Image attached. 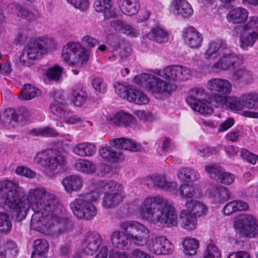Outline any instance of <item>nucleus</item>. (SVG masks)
<instances>
[{"label": "nucleus", "instance_id": "56", "mask_svg": "<svg viewBox=\"0 0 258 258\" xmlns=\"http://www.w3.org/2000/svg\"><path fill=\"white\" fill-rule=\"evenodd\" d=\"M136 115L142 120L153 121L155 119L153 114L149 111L138 110L137 111Z\"/></svg>", "mask_w": 258, "mask_h": 258}, {"label": "nucleus", "instance_id": "28", "mask_svg": "<svg viewBox=\"0 0 258 258\" xmlns=\"http://www.w3.org/2000/svg\"><path fill=\"white\" fill-rule=\"evenodd\" d=\"M94 7L96 12L103 13L104 18H114L116 16L111 0H95Z\"/></svg>", "mask_w": 258, "mask_h": 258}, {"label": "nucleus", "instance_id": "12", "mask_svg": "<svg viewBox=\"0 0 258 258\" xmlns=\"http://www.w3.org/2000/svg\"><path fill=\"white\" fill-rule=\"evenodd\" d=\"M227 107L234 111L258 109V92L250 91L242 93L240 96H231Z\"/></svg>", "mask_w": 258, "mask_h": 258}, {"label": "nucleus", "instance_id": "48", "mask_svg": "<svg viewBox=\"0 0 258 258\" xmlns=\"http://www.w3.org/2000/svg\"><path fill=\"white\" fill-rule=\"evenodd\" d=\"M240 156L243 160L252 165H255L258 160L257 155L245 149H241L240 151Z\"/></svg>", "mask_w": 258, "mask_h": 258}, {"label": "nucleus", "instance_id": "15", "mask_svg": "<svg viewBox=\"0 0 258 258\" xmlns=\"http://www.w3.org/2000/svg\"><path fill=\"white\" fill-rule=\"evenodd\" d=\"M141 182L149 187L162 189L173 195L178 192V183L175 181H169L166 176L158 173L152 174L142 179Z\"/></svg>", "mask_w": 258, "mask_h": 258}, {"label": "nucleus", "instance_id": "39", "mask_svg": "<svg viewBox=\"0 0 258 258\" xmlns=\"http://www.w3.org/2000/svg\"><path fill=\"white\" fill-rule=\"evenodd\" d=\"M46 53L47 49H23L20 56V61L24 64H27L29 60L39 58Z\"/></svg>", "mask_w": 258, "mask_h": 258}, {"label": "nucleus", "instance_id": "57", "mask_svg": "<svg viewBox=\"0 0 258 258\" xmlns=\"http://www.w3.org/2000/svg\"><path fill=\"white\" fill-rule=\"evenodd\" d=\"M105 21H109L110 26L116 31H119L121 30V26L122 22L117 18V15L116 14V16L114 18H104Z\"/></svg>", "mask_w": 258, "mask_h": 258}, {"label": "nucleus", "instance_id": "34", "mask_svg": "<svg viewBox=\"0 0 258 258\" xmlns=\"http://www.w3.org/2000/svg\"><path fill=\"white\" fill-rule=\"evenodd\" d=\"M118 4L122 13L128 16L136 15L140 8L139 0H118Z\"/></svg>", "mask_w": 258, "mask_h": 258}, {"label": "nucleus", "instance_id": "42", "mask_svg": "<svg viewBox=\"0 0 258 258\" xmlns=\"http://www.w3.org/2000/svg\"><path fill=\"white\" fill-rule=\"evenodd\" d=\"M258 38V33L254 31L244 30L240 36L241 46L252 47Z\"/></svg>", "mask_w": 258, "mask_h": 258}, {"label": "nucleus", "instance_id": "10", "mask_svg": "<svg viewBox=\"0 0 258 258\" xmlns=\"http://www.w3.org/2000/svg\"><path fill=\"white\" fill-rule=\"evenodd\" d=\"M207 86L214 95V99L218 105L227 107L229 98L231 97H228L232 92L231 83L226 79L213 78L208 81Z\"/></svg>", "mask_w": 258, "mask_h": 258}, {"label": "nucleus", "instance_id": "25", "mask_svg": "<svg viewBox=\"0 0 258 258\" xmlns=\"http://www.w3.org/2000/svg\"><path fill=\"white\" fill-rule=\"evenodd\" d=\"M50 113L56 119L62 120L66 119L70 112L68 110V105L62 99L55 100L50 105Z\"/></svg>", "mask_w": 258, "mask_h": 258}, {"label": "nucleus", "instance_id": "19", "mask_svg": "<svg viewBox=\"0 0 258 258\" xmlns=\"http://www.w3.org/2000/svg\"><path fill=\"white\" fill-rule=\"evenodd\" d=\"M205 170L209 177L225 185H230L235 180V175L231 173L224 171L218 164L209 163L205 165Z\"/></svg>", "mask_w": 258, "mask_h": 258}, {"label": "nucleus", "instance_id": "30", "mask_svg": "<svg viewBox=\"0 0 258 258\" xmlns=\"http://www.w3.org/2000/svg\"><path fill=\"white\" fill-rule=\"evenodd\" d=\"M147 37L154 42L159 44L166 43L169 38L167 31L159 27L152 28L147 34Z\"/></svg>", "mask_w": 258, "mask_h": 258}, {"label": "nucleus", "instance_id": "62", "mask_svg": "<svg viewBox=\"0 0 258 258\" xmlns=\"http://www.w3.org/2000/svg\"><path fill=\"white\" fill-rule=\"evenodd\" d=\"M132 258H154L153 256L139 249H135L131 252Z\"/></svg>", "mask_w": 258, "mask_h": 258}, {"label": "nucleus", "instance_id": "26", "mask_svg": "<svg viewBox=\"0 0 258 258\" xmlns=\"http://www.w3.org/2000/svg\"><path fill=\"white\" fill-rule=\"evenodd\" d=\"M179 219L180 226L182 228L188 231L196 229L198 226L197 218L185 209L180 211Z\"/></svg>", "mask_w": 258, "mask_h": 258}, {"label": "nucleus", "instance_id": "16", "mask_svg": "<svg viewBox=\"0 0 258 258\" xmlns=\"http://www.w3.org/2000/svg\"><path fill=\"white\" fill-rule=\"evenodd\" d=\"M145 245L149 251L158 255L171 254L174 249L172 242L164 236L155 237L148 241L146 239Z\"/></svg>", "mask_w": 258, "mask_h": 258}, {"label": "nucleus", "instance_id": "1", "mask_svg": "<svg viewBox=\"0 0 258 258\" xmlns=\"http://www.w3.org/2000/svg\"><path fill=\"white\" fill-rule=\"evenodd\" d=\"M25 192L18 181L5 179L0 181V206L13 212L18 220L24 219L29 208L34 212L31 228L46 235L63 233L71 225L66 216V210L52 192L42 186L30 189L26 196L27 204L20 196Z\"/></svg>", "mask_w": 258, "mask_h": 258}, {"label": "nucleus", "instance_id": "11", "mask_svg": "<svg viewBox=\"0 0 258 258\" xmlns=\"http://www.w3.org/2000/svg\"><path fill=\"white\" fill-rule=\"evenodd\" d=\"M14 42L17 46L27 48H47L57 46L56 40L52 37L42 36L31 38L28 40V36L25 32L18 33Z\"/></svg>", "mask_w": 258, "mask_h": 258}, {"label": "nucleus", "instance_id": "27", "mask_svg": "<svg viewBox=\"0 0 258 258\" xmlns=\"http://www.w3.org/2000/svg\"><path fill=\"white\" fill-rule=\"evenodd\" d=\"M172 7L177 15L184 19L190 18L194 13L191 5L186 0H173Z\"/></svg>", "mask_w": 258, "mask_h": 258}, {"label": "nucleus", "instance_id": "31", "mask_svg": "<svg viewBox=\"0 0 258 258\" xmlns=\"http://www.w3.org/2000/svg\"><path fill=\"white\" fill-rule=\"evenodd\" d=\"M176 175L180 181L185 182L196 181L200 178V175L197 170L187 167L179 169Z\"/></svg>", "mask_w": 258, "mask_h": 258}, {"label": "nucleus", "instance_id": "51", "mask_svg": "<svg viewBox=\"0 0 258 258\" xmlns=\"http://www.w3.org/2000/svg\"><path fill=\"white\" fill-rule=\"evenodd\" d=\"M15 173L20 176H25L29 178H34L36 173L31 170L27 167L20 166L17 167L15 170Z\"/></svg>", "mask_w": 258, "mask_h": 258}, {"label": "nucleus", "instance_id": "40", "mask_svg": "<svg viewBox=\"0 0 258 258\" xmlns=\"http://www.w3.org/2000/svg\"><path fill=\"white\" fill-rule=\"evenodd\" d=\"M76 169L86 174H92L96 170V165L93 162L84 159H79L75 164Z\"/></svg>", "mask_w": 258, "mask_h": 258}, {"label": "nucleus", "instance_id": "5", "mask_svg": "<svg viewBox=\"0 0 258 258\" xmlns=\"http://www.w3.org/2000/svg\"><path fill=\"white\" fill-rule=\"evenodd\" d=\"M119 227L124 233L117 230L111 234V240L115 248L110 253L109 258H129L126 252L118 251L115 248L127 249L130 247L128 240L137 246H144L146 236L149 234L148 228L135 221H123L120 223Z\"/></svg>", "mask_w": 258, "mask_h": 258}, {"label": "nucleus", "instance_id": "33", "mask_svg": "<svg viewBox=\"0 0 258 258\" xmlns=\"http://www.w3.org/2000/svg\"><path fill=\"white\" fill-rule=\"evenodd\" d=\"M65 190L69 192L80 189L83 185L82 179L78 175H70L62 180Z\"/></svg>", "mask_w": 258, "mask_h": 258}, {"label": "nucleus", "instance_id": "63", "mask_svg": "<svg viewBox=\"0 0 258 258\" xmlns=\"http://www.w3.org/2000/svg\"><path fill=\"white\" fill-rule=\"evenodd\" d=\"M235 207L236 211L246 210L248 208L247 203L241 200H235L232 201Z\"/></svg>", "mask_w": 258, "mask_h": 258}, {"label": "nucleus", "instance_id": "20", "mask_svg": "<svg viewBox=\"0 0 258 258\" xmlns=\"http://www.w3.org/2000/svg\"><path fill=\"white\" fill-rule=\"evenodd\" d=\"M61 56L69 65L79 67L88 61L90 51L89 49H62Z\"/></svg>", "mask_w": 258, "mask_h": 258}, {"label": "nucleus", "instance_id": "2", "mask_svg": "<svg viewBox=\"0 0 258 258\" xmlns=\"http://www.w3.org/2000/svg\"><path fill=\"white\" fill-rule=\"evenodd\" d=\"M104 191L102 206L104 209H111L118 206L125 197L123 186L113 180H100L93 183L90 191L81 195L70 203L74 215L80 219L89 220L97 213L92 202L96 201Z\"/></svg>", "mask_w": 258, "mask_h": 258}, {"label": "nucleus", "instance_id": "47", "mask_svg": "<svg viewBox=\"0 0 258 258\" xmlns=\"http://www.w3.org/2000/svg\"><path fill=\"white\" fill-rule=\"evenodd\" d=\"M221 254L218 248L213 244H209L203 254V258H221Z\"/></svg>", "mask_w": 258, "mask_h": 258}, {"label": "nucleus", "instance_id": "18", "mask_svg": "<svg viewBox=\"0 0 258 258\" xmlns=\"http://www.w3.org/2000/svg\"><path fill=\"white\" fill-rule=\"evenodd\" d=\"M30 116L31 113L27 109L21 108L15 113L14 109L8 108L2 114L0 122L6 125L13 126L17 123L22 124L27 122Z\"/></svg>", "mask_w": 258, "mask_h": 258}, {"label": "nucleus", "instance_id": "59", "mask_svg": "<svg viewBox=\"0 0 258 258\" xmlns=\"http://www.w3.org/2000/svg\"><path fill=\"white\" fill-rule=\"evenodd\" d=\"M121 30H124V33L131 36V37H136L138 34V33L136 30H135L130 25L126 24L124 22H122Z\"/></svg>", "mask_w": 258, "mask_h": 258}, {"label": "nucleus", "instance_id": "9", "mask_svg": "<svg viewBox=\"0 0 258 258\" xmlns=\"http://www.w3.org/2000/svg\"><path fill=\"white\" fill-rule=\"evenodd\" d=\"M186 101L193 110L201 114L208 115L213 112V108L209 101V95L203 88L191 89Z\"/></svg>", "mask_w": 258, "mask_h": 258}, {"label": "nucleus", "instance_id": "36", "mask_svg": "<svg viewBox=\"0 0 258 258\" xmlns=\"http://www.w3.org/2000/svg\"><path fill=\"white\" fill-rule=\"evenodd\" d=\"M233 79L238 83L245 85L250 84L253 81L251 71L244 67L233 71Z\"/></svg>", "mask_w": 258, "mask_h": 258}, {"label": "nucleus", "instance_id": "35", "mask_svg": "<svg viewBox=\"0 0 258 258\" xmlns=\"http://www.w3.org/2000/svg\"><path fill=\"white\" fill-rule=\"evenodd\" d=\"M72 151L81 157L91 156L96 152V147L92 143H81L74 145L72 147Z\"/></svg>", "mask_w": 258, "mask_h": 258}, {"label": "nucleus", "instance_id": "52", "mask_svg": "<svg viewBox=\"0 0 258 258\" xmlns=\"http://www.w3.org/2000/svg\"><path fill=\"white\" fill-rule=\"evenodd\" d=\"M196 149L197 153L202 157H209L217 152L215 149L203 145L198 146Z\"/></svg>", "mask_w": 258, "mask_h": 258}, {"label": "nucleus", "instance_id": "44", "mask_svg": "<svg viewBox=\"0 0 258 258\" xmlns=\"http://www.w3.org/2000/svg\"><path fill=\"white\" fill-rule=\"evenodd\" d=\"M131 53V49H112L109 52L108 58L110 61H113L119 58L120 60L126 59Z\"/></svg>", "mask_w": 258, "mask_h": 258}, {"label": "nucleus", "instance_id": "24", "mask_svg": "<svg viewBox=\"0 0 258 258\" xmlns=\"http://www.w3.org/2000/svg\"><path fill=\"white\" fill-rule=\"evenodd\" d=\"M110 120L117 125L128 126L133 128L138 127L136 119L134 116L124 111L116 112L110 117Z\"/></svg>", "mask_w": 258, "mask_h": 258}, {"label": "nucleus", "instance_id": "64", "mask_svg": "<svg viewBox=\"0 0 258 258\" xmlns=\"http://www.w3.org/2000/svg\"><path fill=\"white\" fill-rule=\"evenodd\" d=\"M227 258H250V255L247 251L241 250L230 253Z\"/></svg>", "mask_w": 258, "mask_h": 258}, {"label": "nucleus", "instance_id": "45", "mask_svg": "<svg viewBox=\"0 0 258 258\" xmlns=\"http://www.w3.org/2000/svg\"><path fill=\"white\" fill-rule=\"evenodd\" d=\"M62 73V67L58 65H54L46 71V76L50 80L57 81L61 78Z\"/></svg>", "mask_w": 258, "mask_h": 258}, {"label": "nucleus", "instance_id": "8", "mask_svg": "<svg viewBox=\"0 0 258 258\" xmlns=\"http://www.w3.org/2000/svg\"><path fill=\"white\" fill-rule=\"evenodd\" d=\"M34 161L45 169L48 176L51 177L58 167L65 164L66 158L57 150L48 149L36 153Z\"/></svg>", "mask_w": 258, "mask_h": 258}, {"label": "nucleus", "instance_id": "54", "mask_svg": "<svg viewBox=\"0 0 258 258\" xmlns=\"http://www.w3.org/2000/svg\"><path fill=\"white\" fill-rule=\"evenodd\" d=\"M92 84L96 91L101 93H104L106 91L107 85L101 78H95L92 80Z\"/></svg>", "mask_w": 258, "mask_h": 258}, {"label": "nucleus", "instance_id": "22", "mask_svg": "<svg viewBox=\"0 0 258 258\" xmlns=\"http://www.w3.org/2000/svg\"><path fill=\"white\" fill-rule=\"evenodd\" d=\"M181 33L184 42L189 47L197 48L201 46L203 36L195 28L192 26L184 28Z\"/></svg>", "mask_w": 258, "mask_h": 258}, {"label": "nucleus", "instance_id": "4", "mask_svg": "<svg viewBox=\"0 0 258 258\" xmlns=\"http://www.w3.org/2000/svg\"><path fill=\"white\" fill-rule=\"evenodd\" d=\"M138 212L142 219L151 224L164 227L177 225V215L173 205L159 195L147 196L142 201Z\"/></svg>", "mask_w": 258, "mask_h": 258}, {"label": "nucleus", "instance_id": "43", "mask_svg": "<svg viewBox=\"0 0 258 258\" xmlns=\"http://www.w3.org/2000/svg\"><path fill=\"white\" fill-rule=\"evenodd\" d=\"M39 93L37 88L30 84L24 86L20 95V98L24 100H30L34 98Z\"/></svg>", "mask_w": 258, "mask_h": 258}, {"label": "nucleus", "instance_id": "50", "mask_svg": "<svg viewBox=\"0 0 258 258\" xmlns=\"http://www.w3.org/2000/svg\"><path fill=\"white\" fill-rule=\"evenodd\" d=\"M12 227V223L8 214L0 213V231L8 232Z\"/></svg>", "mask_w": 258, "mask_h": 258}, {"label": "nucleus", "instance_id": "60", "mask_svg": "<svg viewBox=\"0 0 258 258\" xmlns=\"http://www.w3.org/2000/svg\"><path fill=\"white\" fill-rule=\"evenodd\" d=\"M82 43H85L87 46L94 47L99 44L98 41L89 35H86L82 39Z\"/></svg>", "mask_w": 258, "mask_h": 258}, {"label": "nucleus", "instance_id": "41", "mask_svg": "<svg viewBox=\"0 0 258 258\" xmlns=\"http://www.w3.org/2000/svg\"><path fill=\"white\" fill-rule=\"evenodd\" d=\"M183 252L188 255H195L199 247V242L194 238L188 237L184 239L182 242Z\"/></svg>", "mask_w": 258, "mask_h": 258}, {"label": "nucleus", "instance_id": "29", "mask_svg": "<svg viewBox=\"0 0 258 258\" xmlns=\"http://www.w3.org/2000/svg\"><path fill=\"white\" fill-rule=\"evenodd\" d=\"M109 144L111 146L125 150L137 151L140 149V146L130 139L123 138L113 139L109 141Z\"/></svg>", "mask_w": 258, "mask_h": 258}, {"label": "nucleus", "instance_id": "13", "mask_svg": "<svg viewBox=\"0 0 258 258\" xmlns=\"http://www.w3.org/2000/svg\"><path fill=\"white\" fill-rule=\"evenodd\" d=\"M115 92L120 98L138 105H145L149 102V99L141 90L133 86L125 85L116 83L114 85Z\"/></svg>", "mask_w": 258, "mask_h": 258}, {"label": "nucleus", "instance_id": "14", "mask_svg": "<svg viewBox=\"0 0 258 258\" xmlns=\"http://www.w3.org/2000/svg\"><path fill=\"white\" fill-rule=\"evenodd\" d=\"M233 227L237 233L248 237H254L258 235V225L254 217L242 214L237 216L234 220Z\"/></svg>", "mask_w": 258, "mask_h": 258}, {"label": "nucleus", "instance_id": "37", "mask_svg": "<svg viewBox=\"0 0 258 258\" xmlns=\"http://www.w3.org/2000/svg\"><path fill=\"white\" fill-rule=\"evenodd\" d=\"M87 98V93L83 90L81 85L72 87L71 98L75 106H82L86 102Z\"/></svg>", "mask_w": 258, "mask_h": 258}, {"label": "nucleus", "instance_id": "61", "mask_svg": "<svg viewBox=\"0 0 258 258\" xmlns=\"http://www.w3.org/2000/svg\"><path fill=\"white\" fill-rule=\"evenodd\" d=\"M240 134L238 130H235L231 131L229 133L227 134L225 137L226 140L232 142H235L238 141Z\"/></svg>", "mask_w": 258, "mask_h": 258}, {"label": "nucleus", "instance_id": "32", "mask_svg": "<svg viewBox=\"0 0 258 258\" xmlns=\"http://www.w3.org/2000/svg\"><path fill=\"white\" fill-rule=\"evenodd\" d=\"M248 16V12L245 8L238 7L231 10L227 15L226 18L230 23L240 24L244 23Z\"/></svg>", "mask_w": 258, "mask_h": 258}, {"label": "nucleus", "instance_id": "55", "mask_svg": "<svg viewBox=\"0 0 258 258\" xmlns=\"http://www.w3.org/2000/svg\"><path fill=\"white\" fill-rule=\"evenodd\" d=\"M235 123V120L232 117H228L225 121L221 122L218 128L219 133L226 132Z\"/></svg>", "mask_w": 258, "mask_h": 258}, {"label": "nucleus", "instance_id": "6", "mask_svg": "<svg viewBox=\"0 0 258 258\" xmlns=\"http://www.w3.org/2000/svg\"><path fill=\"white\" fill-rule=\"evenodd\" d=\"M228 49H207L205 53L207 60L214 61L204 68L205 73L214 71L215 69L225 71L233 70L240 67L243 63V55L231 53Z\"/></svg>", "mask_w": 258, "mask_h": 258}, {"label": "nucleus", "instance_id": "23", "mask_svg": "<svg viewBox=\"0 0 258 258\" xmlns=\"http://www.w3.org/2000/svg\"><path fill=\"white\" fill-rule=\"evenodd\" d=\"M98 152L103 160L108 163H118L124 159L121 152L114 150L107 144L100 146Z\"/></svg>", "mask_w": 258, "mask_h": 258}, {"label": "nucleus", "instance_id": "38", "mask_svg": "<svg viewBox=\"0 0 258 258\" xmlns=\"http://www.w3.org/2000/svg\"><path fill=\"white\" fill-rule=\"evenodd\" d=\"M11 9V13L16 14L18 17L25 18L28 21H35L38 18L37 13L34 14L29 12L27 10L23 8L21 5L16 4H11L9 5Z\"/></svg>", "mask_w": 258, "mask_h": 258}, {"label": "nucleus", "instance_id": "7", "mask_svg": "<svg viewBox=\"0 0 258 258\" xmlns=\"http://www.w3.org/2000/svg\"><path fill=\"white\" fill-rule=\"evenodd\" d=\"M179 192L182 199H190L187 200L184 205L187 211L197 218L207 214V206L203 203L194 200L200 198L202 195L201 190L197 186L183 183L180 185Z\"/></svg>", "mask_w": 258, "mask_h": 258}, {"label": "nucleus", "instance_id": "53", "mask_svg": "<svg viewBox=\"0 0 258 258\" xmlns=\"http://www.w3.org/2000/svg\"><path fill=\"white\" fill-rule=\"evenodd\" d=\"M68 3L81 11H86L89 6L88 0H67Z\"/></svg>", "mask_w": 258, "mask_h": 258}, {"label": "nucleus", "instance_id": "17", "mask_svg": "<svg viewBox=\"0 0 258 258\" xmlns=\"http://www.w3.org/2000/svg\"><path fill=\"white\" fill-rule=\"evenodd\" d=\"M102 238L101 236L95 232H89L87 233L82 241L81 252H76L74 258H83V254L88 255H93L99 247L105 246H101ZM101 248H100L101 249Z\"/></svg>", "mask_w": 258, "mask_h": 258}, {"label": "nucleus", "instance_id": "3", "mask_svg": "<svg viewBox=\"0 0 258 258\" xmlns=\"http://www.w3.org/2000/svg\"><path fill=\"white\" fill-rule=\"evenodd\" d=\"M192 75L191 70L181 65L168 66L163 69H157L154 74L143 73L136 76L134 81L146 88L157 99L168 97L176 90V86L167 82L178 83L188 80Z\"/></svg>", "mask_w": 258, "mask_h": 258}, {"label": "nucleus", "instance_id": "49", "mask_svg": "<svg viewBox=\"0 0 258 258\" xmlns=\"http://www.w3.org/2000/svg\"><path fill=\"white\" fill-rule=\"evenodd\" d=\"M34 252L46 253L48 249V243L45 239H38L34 243Z\"/></svg>", "mask_w": 258, "mask_h": 258}, {"label": "nucleus", "instance_id": "46", "mask_svg": "<svg viewBox=\"0 0 258 258\" xmlns=\"http://www.w3.org/2000/svg\"><path fill=\"white\" fill-rule=\"evenodd\" d=\"M31 134L36 136L54 137L57 133L54 129L49 127L36 128L31 131Z\"/></svg>", "mask_w": 258, "mask_h": 258}, {"label": "nucleus", "instance_id": "21", "mask_svg": "<svg viewBox=\"0 0 258 258\" xmlns=\"http://www.w3.org/2000/svg\"><path fill=\"white\" fill-rule=\"evenodd\" d=\"M206 195L216 203H223L231 197L229 190L226 187L216 184H212L206 191Z\"/></svg>", "mask_w": 258, "mask_h": 258}, {"label": "nucleus", "instance_id": "58", "mask_svg": "<svg viewBox=\"0 0 258 258\" xmlns=\"http://www.w3.org/2000/svg\"><path fill=\"white\" fill-rule=\"evenodd\" d=\"M258 28V17H250L248 21L243 26V30L248 31Z\"/></svg>", "mask_w": 258, "mask_h": 258}]
</instances>
